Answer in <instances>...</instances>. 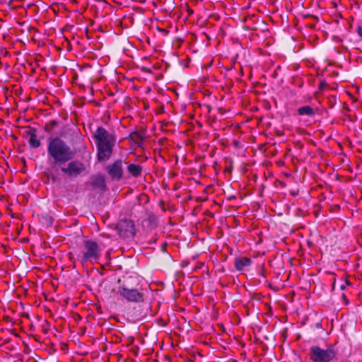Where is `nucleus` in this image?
Returning <instances> with one entry per match:
<instances>
[{
	"label": "nucleus",
	"mask_w": 362,
	"mask_h": 362,
	"mask_svg": "<svg viewBox=\"0 0 362 362\" xmlns=\"http://www.w3.org/2000/svg\"><path fill=\"white\" fill-rule=\"evenodd\" d=\"M47 155L52 166L55 168L72 160L75 152L65 141L55 136L47 140Z\"/></svg>",
	"instance_id": "f257e3e1"
},
{
	"label": "nucleus",
	"mask_w": 362,
	"mask_h": 362,
	"mask_svg": "<svg viewBox=\"0 0 362 362\" xmlns=\"http://www.w3.org/2000/svg\"><path fill=\"white\" fill-rule=\"evenodd\" d=\"M337 356V351L332 346L322 349L318 346L310 348L309 356L313 362H331Z\"/></svg>",
	"instance_id": "20e7f679"
},
{
	"label": "nucleus",
	"mask_w": 362,
	"mask_h": 362,
	"mask_svg": "<svg viewBox=\"0 0 362 362\" xmlns=\"http://www.w3.org/2000/svg\"><path fill=\"white\" fill-rule=\"evenodd\" d=\"M90 184L94 189L105 190L106 185L105 181L103 175L93 176L90 179Z\"/></svg>",
	"instance_id": "9d476101"
},
{
	"label": "nucleus",
	"mask_w": 362,
	"mask_h": 362,
	"mask_svg": "<svg viewBox=\"0 0 362 362\" xmlns=\"http://www.w3.org/2000/svg\"><path fill=\"white\" fill-rule=\"evenodd\" d=\"M117 293L129 302L141 303L144 295L137 289L131 288L126 282L118 287Z\"/></svg>",
	"instance_id": "39448f33"
},
{
	"label": "nucleus",
	"mask_w": 362,
	"mask_h": 362,
	"mask_svg": "<svg viewBox=\"0 0 362 362\" xmlns=\"http://www.w3.org/2000/svg\"><path fill=\"white\" fill-rule=\"evenodd\" d=\"M117 230L123 238H133L135 234L134 223L129 220L120 221L117 226Z\"/></svg>",
	"instance_id": "6e6552de"
},
{
	"label": "nucleus",
	"mask_w": 362,
	"mask_h": 362,
	"mask_svg": "<svg viewBox=\"0 0 362 362\" xmlns=\"http://www.w3.org/2000/svg\"><path fill=\"white\" fill-rule=\"evenodd\" d=\"M126 163L119 159L106 166L105 170L112 180H120L123 177V164Z\"/></svg>",
	"instance_id": "423d86ee"
},
{
	"label": "nucleus",
	"mask_w": 362,
	"mask_h": 362,
	"mask_svg": "<svg viewBox=\"0 0 362 362\" xmlns=\"http://www.w3.org/2000/svg\"><path fill=\"white\" fill-rule=\"evenodd\" d=\"M131 136H132V139L137 144L142 143L144 141L143 136L138 132H134V134H132Z\"/></svg>",
	"instance_id": "2eb2a0df"
},
{
	"label": "nucleus",
	"mask_w": 362,
	"mask_h": 362,
	"mask_svg": "<svg viewBox=\"0 0 362 362\" xmlns=\"http://www.w3.org/2000/svg\"><path fill=\"white\" fill-rule=\"evenodd\" d=\"M356 33L357 34L361 37H362V27L361 26H358L356 29Z\"/></svg>",
	"instance_id": "f3484780"
},
{
	"label": "nucleus",
	"mask_w": 362,
	"mask_h": 362,
	"mask_svg": "<svg viewBox=\"0 0 362 362\" xmlns=\"http://www.w3.org/2000/svg\"><path fill=\"white\" fill-rule=\"evenodd\" d=\"M58 125V122L56 120H51L46 123L44 129L47 132H52L55 127Z\"/></svg>",
	"instance_id": "4468645a"
},
{
	"label": "nucleus",
	"mask_w": 362,
	"mask_h": 362,
	"mask_svg": "<svg viewBox=\"0 0 362 362\" xmlns=\"http://www.w3.org/2000/svg\"><path fill=\"white\" fill-rule=\"evenodd\" d=\"M101 252L102 249L95 241L86 239L81 246V255L78 256V259L82 264H95L98 262Z\"/></svg>",
	"instance_id": "7ed1b4c3"
},
{
	"label": "nucleus",
	"mask_w": 362,
	"mask_h": 362,
	"mask_svg": "<svg viewBox=\"0 0 362 362\" xmlns=\"http://www.w3.org/2000/svg\"><path fill=\"white\" fill-rule=\"evenodd\" d=\"M95 145L98 150V161H107L112 154L116 143V136L109 133L104 127H98L94 133Z\"/></svg>",
	"instance_id": "f03ea898"
},
{
	"label": "nucleus",
	"mask_w": 362,
	"mask_h": 362,
	"mask_svg": "<svg viewBox=\"0 0 362 362\" xmlns=\"http://www.w3.org/2000/svg\"><path fill=\"white\" fill-rule=\"evenodd\" d=\"M36 129L35 128H30L28 131H27L25 133L27 136H28V144L30 146V147L37 148H38L41 143L40 140L37 139V134H36Z\"/></svg>",
	"instance_id": "1a4fd4ad"
},
{
	"label": "nucleus",
	"mask_w": 362,
	"mask_h": 362,
	"mask_svg": "<svg viewBox=\"0 0 362 362\" xmlns=\"http://www.w3.org/2000/svg\"><path fill=\"white\" fill-rule=\"evenodd\" d=\"M252 260L247 257H238L235 259L234 266L238 271H242L245 267L251 264Z\"/></svg>",
	"instance_id": "9b49d317"
},
{
	"label": "nucleus",
	"mask_w": 362,
	"mask_h": 362,
	"mask_svg": "<svg viewBox=\"0 0 362 362\" xmlns=\"http://www.w3.org/2000/svg\"><path fill=\"white\" fill-rule=\"evenodd\" d=\"M333 100L334 102L336 101V97L335 96H332L329 98V100Z\"/></svg>",
	"instance_id": "a211bd4d"
},
{
	"label": "nucleus",
	"mask_w": 362,
	"mask_h": 362,
	"mask_svg": "<svg viewBox=\"0 0 362 362\" xmlns=\"http://www.w3.org/2000/svg\"><path fill=\"white\" fill-rule=\"evenodd\" d=\"M297 111L299 115H307L308 117H313L316 113V110L308 105L300 107Z\"/></svg>",
	"instance_id": "ddd939ff"
},
{
	"label": "nucleus",
	"mask_w": 362,
	"mask_h": 362,
	"mask_svg": "<svg viewBox=\"0 0 362 362\" xmlns=\"http://www.w3.org/2000/svg\"><path fill=\"white\" fill-rule=\"evenodd\" d=\"M61 170L68 176L77 177L85 170V166L78 160H72L66 167H62Z\"/></svg>",
	"instance_id": "0eeeda50"
},
{
	"label": "nucleus",
	"mask_w": 362,
	"mask_h": 362,
	"mask_svg": "<svg viewBox=\"0 0 362 362\" xmlns=\"http://www.w3.org/2000/svg\"><path fill=\"white\" fill-rule=\"evenodd\" d=\"M128 173L134 177H139L141 175L143 167L139 164L129 163L127 165Z\"/></svg>",
	"instance_id": "f8f14e48"
},
{
	"label": "nucleus",
	"mask_w": 362,
	"mask_h": 362,
	"mask_svg": "<svg viewBox=\"0 0 362 362\" xmlns=\"http://www.w3.org/2000/svg\"><path fill=\"white\" fill-rule=\"evenodd\" d=\"M326 88H330L329 85L325 80L321 81L319 84V87H318L319 91L323 92Z\"/></svg>",
	"instance_id": "dca6fc26"
}]
</instances>
